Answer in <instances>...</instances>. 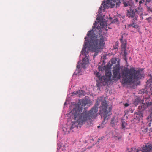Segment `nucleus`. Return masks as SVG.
<instances>
[{"mask_svg":"<svg viewBox=\"0 0 152 152\" xmlns=\"http://www.w3.org/2000/svg\"><path fill=\"white\" fill-rule=\"evenodd\" d=\"M121 42V47L122 50H124L126 48V41L125 40H123L122 39H120Z\"/></svg>","mask_w":152,"mask_h":152,"instance_id":"9b49d317","label":"nucleus"},{"mask_svg":"<svg viewBox=\"0 0 152 152\" xmlns=\"http://www.w3.org/2000/svg\"><path fill=\"white\" fill-rule=\"evenodd\" d=\"M148 107V105L147 104L142 103H140V105L138 106V109L141 112L144 110Z\"/></svg>","mask_w":152,"mask_h":152,"instance_id":"9d476101","label":"nucleus"},{"mask_svg":"<svg viewBox=\"0 0 152 152\" xmlns=\"http://www.w3.org/2000/svg\"><path fill=\"white\" fill-rule=\"evenodd\" d=\"M108 104L106 101L104 100L102 101L101 103V106L100 108L99 113L101 114V116L104 118V120H107L109 118V116L111 114V111L112 107H110L107 108Z\"/></svg>","mask_w":152,"mask_h":152,"instance_id":"39448f33","label":"nucleus"},{"mask_svg":"<svg viewBox=\"0 0 152 152\" xmlns=\"http://www.w3.org/2000/svg\"><path fill=\"white\" fill-rule=\"evenodd\" d=\"M115 138L116 140H119L121 139V137H117V136H115Z\"/></svg>","mask_w":152,"mask_h":152,"instance_id":"a878e982","label":"nucleus"},{"mask_svg":"<svg viewBox=\"0 0 152 152\" xmlns=\"http://www.w3.org/2000/svg\"><path fill=\"white\" fill-rule=\"evenodd\" d=\"M108 2H109L108 1H107L106 2H105L104 1L103 2H102L101 5H103L104 8V9H105V8H107L108 7Z\"/></svg>","mask_w":152,"mask_h":152,"instance_id":"2eb2a0df","label":"nucleus"},{"mask_svg":"<svg viewBox=\"0 0 152 152\" xmlns=\"http://www.w3.org/2000/svg\"><path fill=\"white\" fill-rule=\"evenodd\" d=\"M151 18L150 17L148 18V19H151Z\"/></svg>","mask_w":152,"mask_h":152,"instance_id":"c85d7f7f","label":"nucleus"},{"mask_svg":"<svg viewBox=\"0 0 152 152\" xmlns=\"http://www.w3.org/2000/svg\"><path fill=\"white\" fill-rule=\"evenodd\" d=\"M150 111V115L147 117V119L149 121H152V107H151Z\"/></svg>","mask_w":152,"mask_h":152,"instance_id":"ddd939ff","label":"nucleus"},{"mask_svg":"<svg viewBox=\"0 0 152 152\" xmlns=\"http://www.w3.org/2000/svg\"><path fill=\"white\" fill-rule=\"evenodd\" d=\"M141 102L140 99V98H137L135 99L133 102V104L136 106H137L138 104Z\"/></svg>","mask_w":152,"mask_h":152,"instance_id":"4468645a","label":"nucleus"},{"mask_svg":"<svg viewBox=\"0 0 152 152\" xmlns=\"http://www.w3.org/2000/svg\"><path fill=\"white\" fill-rule=\"evenodd\" d=\"M135 16L134 14L132 13V12H129V17H130L132 18L134 17Z\"/></svg>","mask_w":152,"mask_h":152,"instance_id":"aec40b11","label":"nucleus"},{"mask_svg":"<svg viewBox=\"0 0 152 152\" xmlns=\"http://www.w3.org/2000/svg\"><path fill=\"white\" fill-rule=\"evenodd\" d=\"M124 51V54L123 56H124V59L126 61L127 60L126 56L127 54V53L126 52V49L124 50H122V51Z\"/></svg>","mask_w":152,"mask_h":152,"instance_id":"dca6fc26","label":"nucleus"},{"mask_svg":"<svg viewBox=\"0 0 152 152\" xmlns=\"http://www.w3.org/2000/svg\"><path fill=\"white\" fill-rule=\"evenodd\" d=\"M123 4L124 7H126L130 6L129 2L128 1H123Z\"/></svg>","mask_w":152,"mask_h":152,"instance_id":"f3484780","label":"nucleus"},{"mask_svg":"<svg viewBox=\"0 0 152 152\" xmlns=\"http://www.w3.org/2000/svg\"><path fill=\"white\" fill-rule=\"evenodd\" d=\"M129 104H128V103H125L124 104V105L125 107H128V106H129Z\"/></svg>","mask_w":152,"mask_h":152,"instance_id":"cd10ccee","label":"nucleus"},{"mask_svg":"<svg viewBox=\"0 0 152 152\" xmlns=\"http://www.w3.org/2000/svg\"><path fill=\"white\" fill-rule=\"evenodd\" d=\"M147 84L149 88L148 91L152 95V78L149 80L147 82Z\"/></svg>","mask_w":152,"mask_h":152,"instance_id":"1a4fd4ad","label":"nucleus"},{"mask_svg":"<svg viewBox=\"0 0 152 152\" xmlns=\"http://www.w3.org/2000/svg\"><path fill=\"white\" fill-rule=\"evenodd\" d=\"M121 75L122 84L128 85L131 84L133 80L141 78L140 72L136 70L135 68L132 67L130 69L124 67L121 71Z\"/></svg>","mask_w":152,"mask_h":152,"instance_id":"7ed1b4c3","label":"nucleus"},{"mask_svg":"<svg viewBox=\"0 0 152 152\" xmlns=\"http://www.w3.org/2000/svg\"><path fill=\"white\" fill-rule=\"evenodd\" d=\"M75 95H77L79 97L82 96H84L85 95V92L82 90H78L73 92L72 93V96H74Z\"/></svg>","mask_w":152,"mask_h":152,"instance_id":"6e6552de","label":"nucleus"},{"mask_svg":"<svg viewBox=\"0 0 152 152\" xmlns=\"http://www.w3.org/2000/svg\"><path fill=\"white\" fill-rule=\"evenodd\" d=\"M79 63L80 62H79L77 66V68L78 69H80H80H81L82 68H85L86 65L89 63V59L88 57L86 56L83 59L82 62L81 63V65L79 64Z\"/></svg>","mask_w":152,"mask_h":152,"instance_id":"0eeeda50","label":"nucleus"},{"mask_svg":"<svg viewBox=\"0 0 152 152\" xmlns=\"http://www.w3.org/2000/svg\"><path fill=\"white\" fill-rule=\"evenodd\" d=\"M141 112H139L138 113V114L137 115V117L138 118H141L143 116L142 114L141 113Z\"/></svg>","mask_w":152,"mask_h":152,"instance_id":"a211bd4d","label":"nucleus"},{"mask_svg":"<svg viewBox=\"0 0 152 152\" xmlns=\"http://www.w3.org/2000/svg\"><path fill=\"white\" fill-rule=\"evenodd\" d=\"M127 125L126 123L125 122H123L122 124V127L123 129H124Z\"/></svg>","mask_w":152,"mask_h":152,"instance_id":"6ab92c4d","label":"nucleus"},{"mask_svg":"<svg viewBox=\"0 0 152 152\" xmlns=\"http://www.w3.org/2000/svg\"><path fill=\"white\" fill-rule=\"evenodd\" d=\"M134 18L132 20V21H134V23H136V22L137 21V17L136 16H134Z\"/></svg>","mask_w":152,"mask_h":152,"instance_id":"4be33fe9","label":"nucleus"},{"mask_svg":"<svg viewBox=\"0 0 152 152\" xmlns=\"http://www.w3.org/2000/svg\"><path fill=\"white\" fill-rule=\"evenodd\" d=\"M118 21V20L117 18H115L112 20V23H117Z\"/></svg>","mask_w":152,"mask_h":152,"instance_id":"5701e85b","label":"nucleus"},{"mask_svg":"<svg viewBox=\"0 0 152 152\" xmlns=\"http://www.w3.org/2000/svg\"><path fill=\"white\" fill-rule=\"evenodd\" d=\"M102 32L101 27L97 26L95 23H94L92 29L89 31L87 34L89 40H87V37L85 38L84 44L81 51L82 55H86V49L87 46L88 47L89 50L95 52L94 56L97 55L105 44V37L102 35Z\"/></svg>","mask_w":152,"mask_h":152,"instance_id":"f257e3e1","label":"nucleus"},{"mask_svg":"<svg viewBox=\"0 0 152 152\" xmlns=\"http://www.w3.org/2000/svg\"><path fill=\"white\" fill-rule=\"evenodd\" d=\"M100 24V26H102V28L104 27V26H105L104 24L102 22H101Z\"/></svg>","mask_w":152,"mask_h":152,"instance_id":"393cba45","label":"nucleus"},{"mask_svg":"<svg viewBox=\"0 0 152 152\" xmlns=\"http://www.w3.org/2000/svg\"><path fill=\"white\" fill-rule=\"evenodd\" d=\"M95 23H97V22H96V21H95Z\"/></svg>","mask_w":152,"mask_h":152,"instance_id":"c756f323","label":"nucleus"},{"mask_svg":"<svg viewBox=\"0 0 152 152\" xmlns=\"http://www.w3.org/2000/svg\"><path fill=\"white\" fill-rule=\"evenodd\" d=\"M116 123L115 121L114 120V118H113L111 120V121L110 123L111 124H114Z\"/></svg>","mask_w":152,"mask_h":152,"instance_id":"412c9836","label":"nucleus"},{"mask_svg":"<svg viewBox=\"0 0 152 152\" xmlns=\"http://www.w3.org/2000/svg\"><path fill=\"white\" fill-rule=\"evenodd\" d=\"M113 76L111 78L112 74L110 71H106L105 75L101 76L99 72L96 73V76L98 77L99 81L104 86H105L109 81H117L120 79L121 77L120 67L119 64H116L114 67L113 71Z\"/></svg>","mask_w":152,"mask_h":152,"instance_id":"20e7f679","label":"nucleus"},{"mask_svg":"<svg viewBox=\"0 0 152 152\" xmlns=\"http://www.w3.org/2000/svg\"><path fill=\"white\" fill-rule=\"evenodd\" d=\"M128 27H132L135 28H137L138 27V26L134 23V21H132V23L128 25Z\"/></svg>","mask_w":152,"mask_h":152,"instance_id":"f8f14e48","label":"nucleus"},{"mask_svg":"<svg viewBox=\"0 0 152 152\" xmlns=\"http://www.w3.org/2000/svg\"><path fill=\"white\" fill-rule=\"evenodd\" d=\"M99 126H98V128H99Z\"/></svg>","mask_w":152,"mask_h":152,"instance_id":"7c9ffc66","label":"nucleus"},{"mask_svg":"<svg viewBox=\"0 0 152 152\" xmlns=\"http://www.w3.org/2000/svg\"><path fill=\"white\" fill-rule=\"evenodd\" d=\"M102 6H101V7H100L99 9V14H100L101 12V10H102Z\"/></svg>","mask_w":152,"mask_h":152,"instance_id":"bb28decb","label":"nucleus"},{"mask_svg":"<svg viewBox=\"0 0 152 152\" xmlns=\"http://www.w3.org/2000/svg\"><path fill=\"white\" fill-rule=\"evenodd\" d=\"M89 101L83 99L77 104L73 108L72 114L75 120L79 124H83L85 122L90 121L97 116L98 106L99 104V101H97L94 107L89 111L84 110L83 112V106H85L88 103Z\"/></svg>","mask_w":152,"mask_h":152,"instance_id":"f03ea898","label":"nucleus"},{"mask_svg":"<svg viewBox=\"0 0 152 152\" xmlns=\"http://www.w3.org/2000/svg\"><path fill=\"white\" fill-rule=\"evenodd\" d=\"M116 60L115 58H113L111 61V62L112 64H114L116 63Z\"/></svg>","mask_w":152,"mask_h":152,"instance_id":"b1692460","label":"nucleus"},{"mask_svg":"<svg viewBox=\"0 0 152 152\" xmlns=\"http://www.w3.org/2000/svg\"><path fill=\"white\" fill-rule=\"evenodd\" d=\"M132 1L137 3L139 2V5H141L142 4H144L146 6L148 11L151 12L152 11V9L150 8L147 4L150 2L151 0H131Z\"/></svg>","mask_w":152,"mask_h":152,"instance_id":"423d86ee","label":"nucleus"}]
</instances>
